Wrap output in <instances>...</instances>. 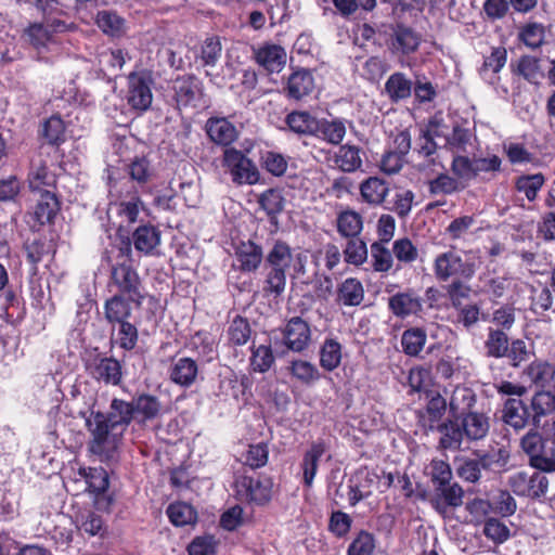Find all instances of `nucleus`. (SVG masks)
<instances>
[{"mask_svg": "<svg viewBox=\"0 0 555 555\" xmlns=\"http://www.w3.org/2000/svg\"><path fill=\"white\" fill-rule=\"evenodd\" d=\"M132 403L139 424L154 421L167 412L159 398L149 392L137 393Z\"/></svg>", "mask_w": 555, "mask_h": 555, "instance_id": "nucleus-22", "label": "nucleus"}, {"mask_svg": "<svg viewBox=\"0 0 555 555\" xmlns=\"http://www.w3.org/2000/svg\"><path fill=\"white\" fill-rule=\"evenodd\" d=\"M234 258L236 263H233V268L243 273H254L263 261V250L251 240L241 241L234 247Z\"/></svg>", "mask_w": 555, "mask_h": 555, "instance_id": "nucleus-17", "label": "nucleus"}, {"mask_svg": "<svg viewBox=\"0 0 555 555\" xmlns=\"http://www.w3.org/2000/svg\"><path fill=\"white\" fill-rule=\"evenodd\" d=\"M249 367L255 373H267L275 363L271 344L256 346L253 344L249 348Z\"/></svg>", "mask_w": 555, "mask_h": 555, "instance_id": "nucleus-43", "label": "nucleus"}, {"mask_svg": "<svg viewBox=\"0 0 555 555\" xmlns=\"http://www.w3.org/2000/svg\"><path fill=\"white\" fill-rule=\"evenodd\" d=\"M243 464L251 469L264 467L269 462V443H250L246 452L242 455Z\"/></svg>", "mask_w": 555, "mask_h": 555, "instance_id": "nucleus-53", "label": "nucleus"}, {"mask_svg": "<svg viewBox=\"0 0 555 555\" xmlns=\"http://www.w3.org/2000/svg\"><path fill=\"white\" fill-rule=\"evenodd\" d=\"M509 486L517 495L539 498L547 491L548 480L541 472H534L532 475L518 472L509 477Z\"/></svg>", "mask_w": 555, "mask_h": 555, "instance_id": "nucleus-15", "label": "nucleus"}, {"mask_svg": "<svg viewBox=\"0 0 555 555\" xmlns=\"http://www.w3.org/2000/svg\"><path fill=\"white\" fill-rule=\"evenodd\" d=\"M23 248L26 253V259L31 266V272L34 274L38 271V263L43 259V257L50 253L55 254V250L52 248L51 244L47 241L46 237H35L33 240H27Z\"/></svg>", "mask_w": 555, "mask_h": 555, "instance_id": "nucleus-45", "label": "nucleus"}, {"mask_svg": "<svg viewBox=\"0 0 555 555\" xmlns=\"http://www.w3.org/2000/svg\"><path fill=\"white\" fill-rule=\"evenodd\" d=\"M521 448L530 455L534 467L543 472L555 470V457L550 455L546 438L542 439L538 433L530 431L521 439Z\"/></svg>", "mask_w": 555, "mask_h": 555, "instance_id": "nucleus-11", "label": "nucleus"}, {"mask_svg": "<svg viewBox=\"0 0 555 555\" xmlns=\"http://www.w3.org/2000/svg\"><path fill=\"white\" fill-rule=\"evenodd\" d=\"M476 402L474 391L468 387H456L449 403L450 415L455 420H461L463 415L472 411Z\"/></svg>", "mask_w": 555, "mask_h": 555, "instance_id": "nucleus-41", "label": "nucleus"}, {"mask_svg": "<svg viewBox=\"0 0 555 555\" xmlns=\"http://www.w3.org/2000/svg\"><path fill=\"white\" fill-rule=\"evenodd\" d=\"M413 91L412 80L405 74L396 72L385 82V93L392 103H399L411 96Z\"/></svg>", "mask_w": 555, "mask_h": 555, "instance_id": "nucleus-37", "label": "nucleus"}, {"mask_svg": "<svg viewBox=\"0 0 555 555\" xmlns=\"http://www.w3.org/2000/svg\"><path fill=\"white\" fill-rule=\"evenodd\" d=\"M133 306L135 307V299H131L127 295L115 294L107 298L103 305L107 324L114 328L117 323L130 321Z\"/></svg>", "mask_w": 555, "mask_h": 555, "instance_id": "nucleus-19", "label": "nucleus"}, {"mask_svg": "<svg viewBox=\"0 0 555 555\" xmlns=\"http://www.w3.org/2000/svg\"><path fill=\"white\" fill-rule=\"evenodd\" d=\"M363 228L364 219L360 212L346 208L337 214L336 231L344 240L360 236Z\"/></svg>", "mask_w": 555, "mask_h": 555, "instance_id": "nucleus-33", "label": "nucleus"}, {"mask_svg": "<svg viewBox=\"0 0 555 555\" xmlns=\"http://www.w3.org/2000/svg\"><path fill=\"white\" fill-rule=\"evenodd\" d=\"M503 420L515 429L526 426L528 420L527 409L519 399H508L504 404Z\"/></svg>", "mask_w": 555, "mask_h": 555, "instance_id": "nucleus-52", "label": "nucleus"}, {"mask_svg": "<svg viewBox=\"0 0 555 555\" xmlns=\"http://www.w3.org/2000/svg\"><path fill=\"white\" fill-rule=\"evenodd\" d=\"M414 167L426 177L434 176L446 169L441 151L429 129L421 130L416 147L414 149Z\"/></svg>", "mask_w": 555, "mask_h": 555, "instance_id": "nucleus-5", "label": "nucleus"}, {"mask_svg": "<svg viewBox=\"0 0 555 555\" xmlns=\"http://www.w3.org/2000/svg\"><path fill=\"white\" fill-rule=\"evenodd\" d=\"M314 78L310 70L300 68L295 70L287 79L285 94L288 99L301 100L312 92Z\"/></svg>", "mask_w": 555, "mask_h": 555, "instance_id": "nucleus-31", "label": "nucleus"}, {"mask_svg": "<svg viewBox=\"0 0 555 555\" xmlns=\"http://www.w3.org/2000/svg\"><path fill=\"white\" fill-rule=\"evenodd\" d=\"M389 192V184L377 177H369L360 184V195L363 202L373 206H384Z\"/></svg>", "mask_w": 555, "mask_h": 555, "instance_id": "nucleus-32", "label": "nucleus"}, {"mask_svg": "<svg viewBox=\"0 0 555 555\" xmlns=\"http://www.w3.org/2000/svg\"><path fill=\"white\" fill-rule=\"evenodd\" d=\"M205 131L212 143L225 149H230L240 137L236 126L223 116H210L205 122Z\"/></svg>", "mask_w": 555, "mask_h": 555, "instance_id": "nucleus-16", "label": "nucleus"}, {"mask_svg": "<svg viewBox=\"0 0 555 555\" xmlns=\"http://www.w3.org/2000/svg\"><path fill=\"white\" fill-rule=\"evenodd\" d=\"M219 540L214 534L195 537L188 545L189 555H217Z\"/></svg>", "mask_w": 555, "mask_h": 555, "instance_id": "nucleus-63", "label": "nucleus"}, {"mask_svg": "<svg viewBox=\"0 0 555 555\" xmlns=\"http://www.w3.org/2000/svg\"><path fill=\"white\" fill-rule=\"evenodd\" d=\"M385 36L388 51L398 57L415 53L422 43V35L403 22L389 24L386 27Z\"/></svg>", "mask_w": 555, "mask_h": 555, "instance_id": "nucleus-6", "label": "nucleus"}, {"mask_svg": "<svg viewBox=\"0 0 555 555\" xmlns=\"http://www.w3.org/2000/svg\"><path fill=\"white\" fill-rule=\"evenodd\" d=\"M320 365L327 372L336 370L343 359V346L336 339L326 337L320 348Z\"/></svg>", "mask_w": 555, "mask_h": 555, "instance_id": "nucleus-42", "label": "nucleus"}, {"mask_svg": "<svg viewBox=\"0 0 555 555\" xmlns=\"http://www.w3.org/2000/svg\"><path fill=\"white\" fill-rule=\"evenodd\" d=\"M233 488L240 502L257 507L269 505L273 498V479L266 475H240Z\"/></svg>", "mask_w": 555, "mask_h": 555, "instance_id": "nucleus-3", "label": "nucleus"}, {"mask_svg": "<svg viewBox=\"0 0 555 555\" xmlns=\"http://www.w3.org/2000/svg\"><path fill=\"white\" fill-rule=\"evenodd\" d=\"M283 344L293 352L305 351L311 343L310 324L301 317L287 320L282 330Z\"/></svg>", "mask_w": 555, "mask_h": 555, "instance_id": "nucleus-14", "label": "nucleus"}, {"mask_svg": "<svg viewBox=\"0 0 555 555\" xmlns=\"http://www.w3.org/2000/svg\"><path fill=\"white\" fill-rule=\"evenodd\" d=\"M197 375V362L190 357H181L175 360L168 370L169 379L175 385L183 388L191 387L196 382Z\"/></svg>", "mask_w": 555, "mask_h": 555, "instance_id": "nucleus-25", "label": "nucleus"}, {"mask_svg": "<svg viewBox=\"0 0 555 555\" xmlns=\"http://www.w3.org/2000/svg\"><path fill=\"white\" fill-rule=\"evenodd\" d=\"M486 158L477 157L475 151L456 153L453 156L451 170L457 179L472 180L485 169Z\"/></svg>", "mask_w": 555, "mask_h": 555, "instance_id": "nucleus-26", "label": "nucleus"}, {"mask_svg": "<svg viewBox=\"0 0 555 555\" xmlns=\"http://www.w3.org/2000/svg\"><path fill=\"white\" fill-rule=\"evenodd\" d=\"M434 492L433 506L442 516H446L448 508L454 509L463 504L464 490L457 482L436 487Z\"/></svg>", "mask_w": 555, "mask_h": 555, "instance_id": "nucleus-23", "label": "nucleus"}, {"mask_svg": "<svg viewBox=\"0 0 555 555\" xmlns=\"http://www.w3.org/2000/svg\"><path fill=\"white\" fill-rule=\"evenodd\" d=\"M259 205L270 220H273L284 209V197L280 191L268 189L260 195Z\"/></svg>", "mask_w": 555, "mask_h": 555, "instance_id": "nucleus-60", "label": "nucleus"}, {"mask_svg": "<svg viewBox=\"0 0 555 555\" xmlns=\"http://www.w3.org/2000/svg\"><path fill=\"white\" fill-rule=\"evenodd\" d=\"M131 236L135 250L144 255H152L160 244L162 233L157 227L149 223L138 227Z\"/></svg>", "mask_w": 555, "mask_h": 555, "instance_id": "nucleus-35", "label": "nucleus"}, {"mask_svg": "<svg viewBox=\"0 0 555 555\" xmlns=\"http://www.w3.org/2000/svg\"><path fill=\"white\" fill-rule=\"evenodd\" d=\"M460 420L453 418L451 415L441 424L435 427V430L441 434L439 439V448L442 450H459L464 437Z\"/></svg>", "mask_w": 555, "mask_h": 555, "instance_id": "nucleus-36", "label": "nucleus"}, {"mask_svg": "<svg viewBox=\"0 0 555 555\" xmlns=\"http://www.w3.org/2000/svg\"><path fill=\"white\" fill-rule=\"evenodd\" d=\"M111 283L116 287V294L127 295L135 299V308H140L145 296L142 280L133 267V262H116L111 268Z\"/></svg>", "mask_w": 555, "mask_h": 555, "instance_id": "nucleus-8", "label": "nucleus"}, {"mask_svg": "<svg viewBox=\"0 0 555 555\" xmlns=\"http://www.w3.org/2000/svg\"><path fill=\"white\" fill-rule=\"evenodd\" d=\"M292 260L293 254L291 246L282 240H276L266 257H263V267L283 269V271L287 272L291 268Z\"/></svg>", "mask_w": 555, "mask_h": 555, "instance_id": "nucleus-40", "label": "nucleus"}, {"mask_svg": "<svg viewBox=\"0 0 555 555\" xmlns=\"http://www.w3.org/2000/svg\"><path fill=\"white\" fill-rule=\"evenodd\" d=\"M434 271L436 278L443 282L451 278L469 280L475 274V263L463 261L460 255L450 250L436 257Z\"/></svg>", "mask_w": 555, "mask_h": 555, "instance_id": "nucleus-9", "label": "nucleus"}, {"mask_svg": "<svg viewBox=\"0 0 555 555\" xmlns=\"http://www.w3.org/2000/svg\"><path fill=\"white\" fill-rule=\"evenodd\" d=\"M428 192L430 195H451L464 189V185L455 178L443 171L436 173V177L428 180Z\"/></svg>", "mask_w": 555, "mask_h": 555, "instance_id": "nucleus-47", "label": "nucleus"}, {"mask_svg": "<svg viewBox=\"0 0 555 555\" xmlns=\"http://www.w3.org/2000/svg\"><path fill=\"white\" fill-rule=\"evenodd\" d=\"M99 28L112 37H120L124 33L125 20L113 11H100L96 15Z\"/></svg>", "mask_w": 555, "mask_h": 555, "instance_id": "nucleus-56", "label": "nucleus"}, {"mask_svg": "<svg viewBox=\"0 0 555 555\" xmlns=\"http://www.w3.org/2000/svg\"><path fill=\"white\" fill-rule=\"evenodd\" d=\"M346 119L339 117L332 119L317 117L312 138L337 146L346 137Z\"/></svg>", "mask_w": 555, "mask_h": 555, "instance_id": "nucleus-21", "label": "nucleus"}, {"mask_svg": "<svg viewBox=\"0 0 555 555\" xmlns=\"http://www.w3.org/2000/svg\"><path fill=\"white\" fill-rule=\"evenodd\" d=\"M23 36L35 49L46 48L53 38L42 22L30 23Z\"/></svg>", "mask_w": 555, "mask_h": 555, "instance_id": "nucleus-61", "label": "nucleus"}, {"mask_svg": "<svg viewBox=\"0 0 555 555\" xmlns=\"http://www.w3.org/2000/svg\"><path fill=\"white\" fill-rule=\"evenodd\" d=\"M87 375L100 385L118 387L124 382V364L107 352L94 348L82 359Z\"/></svg>", "mask_w": 555, "mask_h": 555, "instance_id": "nucleus-2", "label": "nucleus"}, {"mask_svg": "<svg viewBox=\"0 0 555 555\" xmlns=\"http://www.w3.org/2000/svg\"><path fill=\"white\" fill-rule=\"evenodd\" d=\"M154 78L151 70L141 69L131 72L127 76L126 103L137 116L146 113L153 103L152 87Z\"/></svg>", "mask_w": 555, "mask_h": 555, "instance_id": "nucleus-4", "label": "nucleus"}, {"mask_svg": "<svg viewBox=\"0 0 555 555\" xmlns=\"http://www.w3.org/2000/svg\"><path fill=\"white\" fill-rule=\"evenodd\" d=\"M364 299V288L357 278H347L337 285L335 302L341 307L360 306Z\"/></svg>", "mask_w": 555, "mask_h": 555, "instance_id": "nucleus-30", "label": "nucleus"}, {"mask_svg": "<svg viewBox=\"0 0 555 555\" xmlns=\"http://www.w3.org/2000/svg\"><path fill=\"white\" fill-rule=\"evenodd\" d=\"M188 347L204 362L210 363L218 358V344L215 335L209 331H196L190 336Z\"/></svg>", "mask_w": 555, "mask_h": 555, "instance_id": "nucleus-27", "label": "nucleus"}, {"mask_svg": "<svg viewBox=\"0 0 555 555\" xmlns=\"http://www.w3.org/2000/svg\"><path fill=\"white\" fill-rule=\"evenodd\" d=\"M388 308L393 315L405 319L423 310V300L413 291L400 292L388 299Z\"/></svg>", "mask_w": 555, "mask_h": 555, "instance_id": "nucleus-24", "label": "nucleus"}, {"mask_svg": "<svg viewBox=\"0 0 555 555\" xmlns=\"http://www.w3.org/2000/svg\"><path fill=\"white\" fill-rule=\"evenodd\" d=\"M167 516L176 527H183L196 522L197 512L191 504L175 502L167 507Z\"/></svg>", "mask_w": 555, "mask_h": 555, "instance_id": "nucleus-51", "label": "nucleus"}, {"mask_svg": "<svg viewBox=\"0 0 555 555\" xmlns=\"http://www.w3.org/2000/svg\"><path fill=\"white\" fill-rule=\"evenodd\" d=\"M256 62L269 73H280L286 63L284 48L267 43L255 51Z\"/></svg>", "mask_w": 555, "mask_h": 555, "instance_id": "nucleus-29", "label": "nucleus"}, {"mask_svg": "<svg viewBox=\"0 0 555 555\" xmlns=\"http://www.w3.org/2000/svg\"><path fill=\"white\" fill-rule=\"evenodd\" d=\"M410 149V132L408 130L400 131L393 139V149L386 151L382 156L380 170L387 175L398 173L405 163V156Z\"/></svg>", "mask_w": 555, "mask_h": 555, "instance_id": "nucleus-13", "label": "nucleus"}, {"mask_svg": "<svg viewBox=\"0 0 555 555\" xmlns=\"http://www.w3.org/2000/svg\"><path fill=\"white\" fill-rule=\"evenodd\" d=\"M427 340L426 331L422 327L406 328L401 336L402 350L406 356L416 357Z\"/></svg>", "mask_w": 555, "mask_h": 555, "instance_id": "nucleus-48", "label": "nucleus"}, {"mask_svg": "<svg viewBox=\"0 0 555 555\" xmlns=\"http://www.w3.org/2000/svg\"><path fill=\"white\" fill-rule=\"evenodd\" d=\"M427 398L425 409L417 412L418 424L427 431H435V427L441 424L448 403L438 391H429Z\"/></svg>", "mask_w": 555, "mask_h": 555, "instance_id": "nucleus-18", "label": "nucleus"}, {"mask_svg": "<svg viewBox=\"0 0 555 555\" xmlns=\"http://www.w3.org/2000/svg\"><path fill=\"white\" fill-rule=\"evenodd\" d=\"M137 421L132 400L113 398L107 412L91 411L86 417L89 451L101 460L115 457L129 425Z\"/></svg>", "mask_w": 555, "mask_h": 555, "instance_id": "nucleus-1", "label": "nucleus"}, {"mask_svg": "<svg viewBox=\"0 0 555 555\" xmlns=\"http://www.w3.org/2000/svg\"><path fill=\"white\" fill-rule=\"evenodd\" d=\"M473 134L468 129L454 126L452 133L447 138V144L453 153H470L475 151Z\"/></svg>", "mask_w": 555, "mask_h": 555, "instance_id": "nucleus-55", "label": "nucleus"}, {"mask_svg": "<svg viewBox=\"0 0 555 555\" xmlns=\"http://www.w3.org/2000/svg\"><path fill=\"white\" fill-rule=\"evenodd\" d=\"M60 210L61 202L54 192L50 190L39 192L34 218L40 225L53 223Z\"/></svg>", "mask_w": 555, "mask_h": 555, "instance_id": "nucleus-28", "label": "nucleus"}, {"mask_svg": "<svg viewBox=\"0 0 555 555\" xmlns=\"http://www.w3.org/2000/svg\"><path fill=\"white\" fill-rule=\"evenodd\" d=\"M222 166L227 168L232 182L236 185H254L260 180V172L253 159L235 147L223 151Z\"/></svg>", "mask_w": 555, "mask_h": 555, "instance_id": "nucleus-7", "label": "nucleus"}, {"mask_svg": "<svg viewBox=\"0 0 555 555\" xmlns=\"http://www.w3.org/2000/svg\"><path fill=\"white\" fill-rule=\"evenodd\" d=\"M374 548V535L366 530H361L349 544L347 555H372Z\"/></svg>", "mask_w": 555, "mask_h": 555, "instance_id": "nucleus-64", "label": "nucleus"}, {"mask_svg": "<svg viewBox=\"0 0 555 555\" xmlns=\"http://www.w3.org/2000/svg\"><path fill=\"white\" fill-rule=\"evenodd\" d=\"M117 338L114 340L111 339V344L114 343L125 351H131L135 348L139 340V332L138 327L134 323L130 321L117 323Z\"/></svg>", "mask_w": 555, "mask_h": 555, "instance_id": "nucleus-57", "label": "nucleus"}, {"mask_svg": "<svg viewBox=\"0 0 555 555\" xmlns=\"http://www.w3.org/2000/svg\"><path fill=\"white\" fill-rule=\"evenodd\" d=\"M343 248L344 261L354 267H361L367 260V245L360 236L345 238Z\"/></svg>", "mask_w": 555, "mask_h": 555, "instance_id": "nucleus-46", "label": "nucleus"}, {"mask_svg": "<svg viewBox=\"0 0 555 555\" xmlns=\"http://www.w3.org/2000/svg\"><path fill=\"white\" fill-rule=\"evenodd\" d=\"M291 374L305 385H311L321 378L317 366L306 360H294L289 366Z\"/></svg>", "mask_w": 555, "mask_h": 555, "instance_id": "nucleus-58", "label": "nucleus"}, {"mask_svg": "<svg viewBox=\"0 0 555 555\" xmlns=\"http://www.w3.org/2000/svg\"><path fill=\"white\" fill-rule=\"evenodd\" d=\"M40 134L50 145L59 147L66 141L65 124L60 115H52L42 124Z\"/></svg>", "mask_w": 555, "mask_h": 555, "instance_id": "nucleus-50", "label": "nucleus"}, {"mask_svg": "<svg viewBox=\"0 0 555 555\" xmlns=\"http://www.w3.org/2000/svg\"><path fill=\"white\" fill-rule=\"evenodd\" d=\"M386 245L377 242L371 244L372 268L375 272L387 273L393 266L392 251Z\"/></svg>", "mask_w": 555, "mask_h": 555, "instance_id": "nucleus-54", "label": "nucleus"}, {"mask_svg": "<svg viewBox=\"0 0 555 555\" xmlns=\"http://www.w3.org/2000/svg\"><path fill=\"white\" fill-rule=\"evenodd\" d=\"M228 345L230 347L245 346L253 334L251 325L247 318L236 314L228 325L225 331Z\"/></svg>", "mask_w": 555, "mask_h": 555, "instance_id": "nucleus-38", "label": "nucleus"}, {"mask_svg": "<svg viewBox=\"0 0 555 555\" xmlns=\"http://www.w3.org/2000/svg\"><path fill=\"white\" fill-rule=\"evenodd\" d=\"M317 116L309 111L294 109L284 118L285 128L298 137H312Z\"/></svg>", "mask_w": 555, "mask_h": 555, "instance_id": "nucleus-34", "label": "nucleus"}, {"mask_svg": "<svg viewBox=\"0 0 555 555\" xmlns=\"http://www.w3.org/2000/svg\"><path fill=\"white\" fill-rule=\"evenodd\" d=\"M337 146L332 157L335 168L345 173H352L362 168L365 153L361 146L349 142Z\"/></svg>", "mask_w": 555, "mask_h": 555, "instance_id": "nucleus-20", "label": "nucleus"}, {"mask_svg": "<svg viewBox=\"0 0 555 555\" xmlns=\"http://www.w3.org/2000/svg\"><path fill=\"white\" fill-rule=\"evenodd\" d=\"M78 475L85 479L87 490L95 495L105 492L109 487V477L103 467H80Z\"/></svg>", "mask_w": 555, "mask_h": 555, "instance_id": "nucleus-44", "label": "nucleus"}, {"mask_svg": "<svg viewBox=\"0 0 555 555\" xmlns=\"http://www.w3.org/2000/svg\"><path fill=\"white\" fill-rule=\"evenodd\" d=\"M330 451V443L318 438L313 440L304 451L299 463V474L304 488L310 489L313 486L314 478L319 472L320 463L323 456Z\"/></svg>", "mask_w": 555, "mask_h": 555, "instance_id": "nucleus-10", "label": "nucleus"}, {"mask_svg": "<svg viewBox=\"0 0 555 555\" xmlns=\"http://www.w3.org/2000/svg\"><path fill=\"white\" fill-rule=\"evenodd\" d=\"M172 99L179 109L195 106L203 90L202 81L193 74L179 75L171 81Z\"/></svg>", "mask_w": 555, "mask_h": 555, "instance_id": "nucleus-12", "label": "nucleus"}, {"mask_svg": "<svg viewBox=\"0 0 555 555\" xmlns=\"http://www.w3.org/2000/svg\"><path fill=\"white\" fill-rule=\"evenodd\" d=\"M524 375L535 386L545 387L555 377V366L548 362L534 361L526 369Z\"/></svg>", "mask_w": 555, "mask_h": 555, "instance_id": "nucleus-49", "label": "nucleus"}, {"mask_svg": "<svg viewBox=\"0 0 555 555\" xmlns=\"http://www.w3.org/2000/svg\"><path fill=\"white\" fill-rule=\"evenodd\" d=\"M513 72L524 77L531 83H538L542 78L539 60L533 56H522L516 66L512 65Z\"/></svg>", "mask_w": 555, "mask_h": 555, "instance_id": "nucleus-59", "label": "nucleus"}, {"mask_svg": "<svg viewBox=\"0 0 555 555\" xmlns=\"http://www.w3.org/2000/svg\"><path fill=\"white\" fill-rule=\"evenodd\" d=\"M264 276L262 280L261 293L266 298L279 299L286 288V272L283 269H271L263 267Z\"/></svg>", "mask_w": 555, "mask_h": 555, "instance_id": "nucleus-39", "label": "nucleus"}, {"mask_svg": "<svg viewBox=\"0 0 555 555\" xmlns=\"http://www.w3.org/2000/svg\"><path fill=\"white\" fill-rule=\"evenodd\" d=\"M56 176L49 167L41 163L29 173V189L31 192H41L43 186H55Z\"/></svg>", "mask_w": 555, "mask_h": 555, "instance_id": "nucleus-62", "label": "nucleus"}]
</instances>
